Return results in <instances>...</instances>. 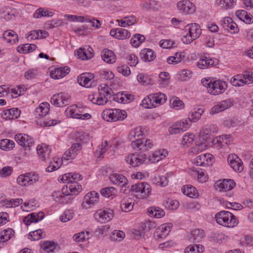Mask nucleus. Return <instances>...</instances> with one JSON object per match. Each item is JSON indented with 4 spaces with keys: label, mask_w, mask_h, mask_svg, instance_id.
Masks as SVG:
<instances>
[{
    "label": "nucleus",
    "mask_w": 253,
    "mask_h": 253,
    "mask_svg": "<svg viewBox=\"0 0 253 253\" xmlns=\"http://www.w3.org/2000/svg\"><path fill=\"white\" fill-rule=\"evenodd\" d=\"M216 127L214 125H206L200 130L199 133L200 143L197 144L191 148L189 153L192 155L197 154L207 149L208 146L207 141L210 138L211 133L216 131Z\"/></svg>",
    "instance_id": "obj_1"
},
{
    "label": "nucleus",
    "mask_w": 253,
    "mask_h": 253,
    "mask_svg": "<svg viewBox=\"0 0 253 253\" xmlns=\"http://www.w3.org/2000/svg\"><path fill=\"white\" fill-rule=\"evenodd\" d=\"M202 84L207 87L208 92L213 95L223 93L227 88L226 82L220 80L212 81L210 79H204L202 80Z\"/></svg>",
    "instance_id": "obj_2"
},
{
    "label": "nucleus",
    "mask_w": 253,
    "mask_h": 253,
    "mask_svg": "<svg viewBox=\"0 0 253 253\" xmlns=\"http://www.w3.org/2000/svg\"><path fill=\"white\" fill-rule=\"evenodd\" d=\"M216 222L222 226L227 227H234L238 224V221L235 216L227 211H221L215 215Z\"/></svg>",
    "instance_id": "obj_3"
},
{
    "label": "nucleus",
    "mask_w": 253,
    "mask_h": 253,
    "mask_svg": "<svg viewBox=\"0 0 253 253\" xmlns=\"http://www.w3.org/2000/svg\"><path fill=\"white\" fill-rule=\"evenodd\" d=\"M184 31L186 33L183 36L181 40L185 44L190 43L199 38L201 34L200 26L195 23L187 25L185 27Z\"/></svg>",
    "instance_id": "obj_4"
},
{
    "label": "nucleus",
    "mask_w": 253,
    "mask_h": 253,
    "mask_svg": "<svg viewBox=\"0 0 253 253\" xmlns=\"http://www.w3.org/2000/svg\"><path fill=\"white\" fill-rule=\"evenodd\" d=\"M101 115L103 119L107 122L122 121L126 117V111L118 109L104 110Z\"/></svg>",
    "instance_id": "obj_5"
},
{
    "label": "nucleus",
    "mask_w": 253,
    "mask_h": 253,
    "mask_svg": "<svg viewBox=\"0 0 253 253\" xmlns=\"http://www.w3.org/2000/svg\"><path fill=\"white\" fill-rule=\"evenodd\" d=\"M39 180V175L33 171L20 175L17 178V182L20 186H29L36 184Z\"/></svg>",
    "instance_id": "obj_6"
},
{
    "label": "nucleus",
    "mask_w": 253,
    "mask_h": 253,
    "mask_svg": "<svg viewBox=\"0 0 253 253\" xmlns=\"http://www.w3.org/2000/svg\"><path fill=\"white\" fill-rule=\"evenodd\" d=\"M99 95L96 97V104L103 105L107 103L110 97L112 89L106 84H102L98 87Z\"/></svg>",
    "instance_id": "obj_7"
},
{
    "label": "nucleus",
    "mask_w": 253,
    "mask_h": 253,
    "mask_svg": "<svg viewBox=\"0 0 253 253\" xmlns=\"http://www.w3.org/2000/svg\"><path fill=\"white\" fill-rule=\"evenodd\" d=\"M70 182H68L66 189L70 191L69 193L78 194L81 189V186L76 181L81 180V175L77 173L70 172Z\"/></svg>",
    "instance_id": "obj_8"
},
{
    "label": "nucleus",
    "mask_w": 253,
    "mask_h": 253,
    "mask_svg": "<svg viewBox=\"0 0 253 253\" xmlns=\"http://www.w3.org/2000/svg\"><path fill=\"white\" fill-rule=\"evenodd\" d=\"M146 159V155L141 153L130 154L125 158L126 162L133 167H138L142 164Z\"/></svg>",
    "instance_id": "obj_9"
},
{
    "label": "nucleus",
    "mask_w": 253,
    "mask_h": 253,
    "mask_svg": "<svg viewBox=\"0 0 253 253\" xmlns=\"http://www.w3.org/2000/svg\"><path fill=\"white\" fill-rule=\"evenodd\" d=\"M69 102V95L64 92L54 94L51 98V103L59 107H63L68 105Z\"/></svg>",
    "instance_id": "obj_10"
},
{
    "label": "nucleus",
    "mask_w": 253,
    "mask_h": 253,
    "mask_svg": "<svg viewBox=\"0 0 253 253\" xmlns=\"http://www.w3.org/2000/svg\"><path fill=\"white\" fill-rule=\"evenodd\" d=\"M177 7L184 14L193 13L196 10L195 5L189 0H180L177 3Z\"/></svg>",
    "instance_id": "obj_11"
},
{
    "label": "nucleus",
    "mask_w": 253,
    "mask_h": 253,
    "mask_svg": "<svg viewBox=\"0 0 253 253\" xmlns=\"http://www.w3.org/2000/svg\"><path fill=\"white\" fill-rule=\"evenodd\" d=\"M131 190L135 193H139L141 197L144 198L150 194L151 187L146 182H138L132 185Z\"/></svg>",
    "instance_id": "obj_12"
},
{
    "label": "nucleus",
    "mask_w": 253,
    "mask_h": 253,
    "mask_svg": "<svg viewBox=\"0 0 253 253\" xmlns=\"http://www.w3.org/2000/svg\"><path fill=\"white\" fill-rule=\"evenodd\" d=\"M79 110V108L76 105H73L66 108L65 113L67 116L76 119L88 120L91 118V116L88 113L84 114H79L80 111Z\"/></svg>",
    "instance_id": "obj_13"
},
{
    "label": "nucleus",
    "mask_w": 253,
    "mask_h": 253,
    "mask_svg": "<svg viewBox=\"0 0 253 253\" xmlns=\"http://www.w3.org/2000/svg\"><path fill=\"white\" fill-rule=\"evenodd\" d=\"M96 221L100 223L109 221L113 217V211L111 210H100L96 211L94 214Z\"/></svg>",
    "instance_id": "obj_14"
},
{
    "label": "nucleus",
    "mask_w": 253,
    "mask_h": 253,
    "mask_svg": "<svg viewBox=\"0 0 253 253\" xmlns=\"http://www.w3.org/2000/svg\"><path fill=\"white\" fill-rule=\"evenodd\" d=\"M236 185L233 180L230 179L218 180L215 183L216 189L220 192H226L232 189Z\"/></svg>",
    "instance_id": "obj_15"
},
{
    "label": "nucleus",
    "mask_w": 253,
    "mask_h": 253,
    "mask_svg": "<svg viewBox=\"0 0 253 253\" xmlns=\"http://www.w3.org/2000/svg\"><path fill=\"white\" fill-rule=\"evenodd\" d=\"M15 139L17 142L23 147L30 149L34 144L33 139L26 134L20 133L15 136Z\"/></svg>",
    "instance_id": "obj_16"
},
{
    "label": "nucleus",
    "mask_w": 253,
    "mask_h": 253,
    "mask_svg": "<svg viewBox=\"0 0 253 253\" xmlns=\"http://www.w3.org/2000/svg\"><path fill=\"white\" fill-rule=\"evenodd\" d=\"M228 161L230 167L236 172H241L244 169L241 160L237 155H229Z\"/></svg>",
    "instance_id": "obj_17"
},
{
    "label": "nucleus",
    "mask_w": 253,
    "mask_h": 253,
    "mask_svg": "<svg viewBox=\"0 0 253 253\" xmlns=\"http://www.w3.org/2000/svg\"><path fill=\"white\" fill-rule=\"evenodd\" d=\"M222 27L226 30L229 31L231 33H236L238 32L237 25L233 21V20L228 17L224 18L221 21Z\"/></svg>",
    "instance_id": "obj_18"
},
{
    "label": "nucleus",
    "mask_w": 253,
    "mask_h": 253,
    "mask_svg": "<svg viewBox=\"0 0 253 253\" xmlns=\"http://www.w3.org/2000/svg\"><path fill=\"white\" fill-rule=\"evenodd\" d=\"M143 132L140 126L133 128L128 135V139L131 141V146L133 147V142H138L137 139L143 138Z\"/></svg>",
    "instance_id": "obj_19"
},
{
    "label": "nucleus",
    "mask_w": 253,
    "mask_h": 253,
    "mask_svg": "<svg viewBox=\"0 0 253 253\" xmlns=\"http://www.w3.org/2000/svg\"><path fill=\"white\" fill-rule=\"evenodd\" d=\"M110 35L119 40H125L130 37V34L127 30L123 28L112 29L110 32Z\"/></svg>",
    "instance_id": "obj_20"
},
{
    "label": "nucleus",
    "mask_w": 253,
    "mask_h": 253,
    "mask_svg": "<svg viewBox=\"0 0 253 253\" xmlns=\"http://www.w3.org/2000/svg\"><path fill=\"white\" fill-rule=\"evenodd\" d=\"M44 214L43 212L40 211L38 213L33 212L28 215L24 217L23 222L27 225L32 222H37L43 218Z\"/></svg>",
    "instance_id": "obj_21"
},
{
    "label": "nucleus",
    "mask_w": 253,
    "mask_h": 253,
    "mask_svg": "<svg viewBox=\"0 0 253 253\" xmlns=\"http://www.w3.org/2000/svg\"><path fill=\"white\" fill-rule=\"evenodd\" d=\"M138 142H133V148L138 149L141 151H147L151 148L153 145L152 142L150 139H138Z\"/></svg>",
    "instance_id": "obj_22"
},
{
    "label": "nucleus",
    "mask_w": 253,
    "mask_h": 253,
    "mask_svg": "<svg viewBox=\"0 0 253 253\" xmlns=\"http://www.w3.org/2000/svg\"><path fill=\"white\" fill-rule=\"evenodd\" d=\"M49 104L47 102L41 103L34 112L35 117L40 118L45 116L49 111Z\"/></svg>",
    "instance_id": "obj_23"
},
{
    "label": "nucleus",
    "mask_w": 253,
    "mask_h": 253,
    "mask_svg": "<svg viewBox=\"0 0 253 253\" xmlns=\"http://www.w3.org/2000/svg\"><path fill=\"white\" fill-rule=\"evenodd\" d=\"M172 227L171 223H167L161 225L156 230L157 236L160 238H166L169 233Z\"/></svg>",
    "instance_id": "obj_24"
},
{
    "label": "nucleus",
    "mask_w": 253,
    "mask_h": 253,
    "mask_svg": "<svg viewBox=\"0 0 253 253\" xmlns=\"http://www.w3.org/2000/svg\"><path fill=\"white\" fill-rule=\"evenodd\" d=\"M92 49L88 47L87 49L85 48H80L77 51H75V55L82 60H86L91 58L93 56L92 52Z\"/></svg>",
    "instance_id": "obj_25"
},
{
    "label": "nucleus",
    "mask_w": 253,
    "mask_h": 253,
    "mask_svg": "<svg viewBox=\"0 0 253 253\" xmlns=\"http://www.w3.org/2000/svg\"><path fill=\"white\" fill-rule=\"evenodd\" d=\"M99 195L94 191L87 193L84 197L83 203L87 205H94L99 201Z\"/></svg>",
    "instance_id": "obj_26"
},
{
    "label": "nucleus",
    "mask_w": 253,
    "mask_h": 253,
    "mask_svg": "<svg viewBox=\"0 0 253 253\" xmlns=\"http://www.w3.org/2000/svg\"><path fill=\"white\" fill-rule=\"evenodd\" d=\"M150 97L152 99L153 103L155 105V107L164 104L167 100V96L161 92L150 94Z\"/></svg>",
    "instance_id": "obj_27"
},
{
    "label": "nucleus",
    "mask_w": 253,
    "mask_h": 253,
    "mask_svg": "<svg viewBox=\"0 0 253 253\" xmlns=\"http://www.w3.org/2000/svg\"><path fill=\"white\" fill-rule=\"evenodd\" d=\"M140 56L142 60L145 62H150L154 60L156 56L154 52L149 48H144L140 53Z\"/></svg>",
    "instance_id": "obj_28"
},
{
    "label": "nucleus",
    "mask_w": 253,
    "mask_h": 253,
    "mask_svg": "<svg viewBox=\"0 0 253 253\" xmlns=\"http://www.w3.org/2000/svg\"><path fill=\"white\" fill-rule=\"evenodd\" d=\"M147 213L149 216L160 218L165 215V212L159 207H150L147 209Z\"/></svg>",
    "instance_id": "obj_29"
},
{
    "label": "nucleus",
    "mask_w": 253,
    "mask_h": 253,
    "mask_svg": "<svg viewBox=\"0 0 253 253\" xmlns=\"http://www.w3.org/2000/svg\"><path fill=\"white\" fill-rule=\"evenodd\" d=\"M110 181L115 185H125L127 179L123 174L118 173H112L109 176Z\"/></svg>",
    "instance_id": "obj_30"
},
{
    "label": "nucleus",
    "mask_w": 253,
    "mask_h": 253,
    "mask_svg": "<svg viewBox=\"0 0 253 253\" xmlns=\"http://www.w3.org/2000/svg\"><path fill=\"white\" fill-rule=\"evenodd\" d=\"M138 226L140 228V230H142L144 233L152 229H155L156 227L157 224L154 221L149 220H144L139 223Z\"/></svg>",
    "instance_id": "obj_31"
},
{
    "label": "nucleus",
    "mask_w": 253,
    "mask_h": 253,
    "mask_svg": "<svg viewBox=\"0 0 253 253\" xmlns=\"http://www.w3.org/2000/svg\"><path fill=\"white\" fill-rule=\"evenodd\" d=\"M20 114V111L17 108H12L6 110L2 115V117L6 120H14L18 118Z\"/></svg>",
    "instance_id": "obj_32"
},
{
    "label": "nucleus",
    "mask_w": 253,
    "mask_h": 253,
    "mask_svg": "<svg viewBox=\"0 0 253 253\" xmlns=\"http://www.w3.org/2000/svg\"><path fill=\"white\" fill-rule=\"evenodd\" d=\"M167 155L168 152L166 150H158L155 151L150 157V160L152 163H157L165 158Z\"/></svg>",
    "instance_id": "obj_33"
},
{
    "label": "nucleus",
    "mask_w": 253,
    "mask_h": 253,
    "mask_svg": "<svg viewBox=\"0 0 253 253\" xmlns=\"http://www.w3.org/2000/svg\"><path fill=\"white\" fill-rule=\"evenodd\" d=\"M204 232L202 229H196L191 232L189 240L193 243L199 242L204 237Z\"/></svg>",
    "instance_id": "obj_34"
},
{
    "label": "nucleus",
    "mask_w": 253,
    "mask_h": 253,
    "mask_svg": "<svg viewBox=\"0 0 253 253\" xmlns=\"http://www.w3.org/2000/svg\"><path fill=\"white\" fill-rule=\"evenodd\" d=\"M2 37L8 43H15L18 41V36L17 34L12 30L4 31Z\"/></svg>",
    "instance_id": "obj_35"
},
{
    "label": "nucleus",
    "mask_w": 253,
    "mask_h": 253,
    "mask_svg": "<svg viewBox=\"0 0 253 253\" xmlns=\"http://www.w3.org/2000/svg\"><path fill=\"white\" fill-rule=\"evenodd\" d=\"M101 56L102 59L107 63L112 64L116 61V56L111 50H103Z\"/></svg>",
    "instance_id": "obj_36"
},
{
    "label": "nucleus",
    "mask_w": 253,
    "mask_h": 253,
    "mask_svg": "<svg viewBox=\"0 0 253 253\" xmlns=\"http://www.w3.org/2000/svg\"><path fill=\"white\" fill-rule=\"evenodd\" d=\"M236 14L240 20L247 24H250L253 22L252 16L245 10H238Z\"/></svg>",
    "instance_id": "obj_37"
},
{
    "label": "nucleus",
    "mask_w": 253,
    "mask_h": 253,
    "mask_svg": "<svg viewBox=\"0 0 253 253\" xmlns=\"http://www.w3.org/2000/svg\"><path fill=\"white\" fill-rule=\"evenodd\" d=\"M183 193L190 198H196L198 196L197 189L189 185L184 186L181 189Z\"/></svg>",
    "instance_id": "obj_38"
},
{
    "label": "nucleus",
    "mask_w": 253,
    "mask_h": 253,
    "mask_svg": "<svg viewBox=\"0 0 253 253\" xmlns=\"http://www.w3.org/2000/svg\"><path fill=\"white\" fill-rule=\"evenodd\" d=\"M37 153L41 159L44 161L49 157L50 151L45 144L38 146L37 148Z\"/></svg>",
    "instance_id": "obj_39"
},
{
    "label": "nucleus",
    "mask_w": 253,
    "mask_h": 253,
    "mask_svg": "<svg viewBox=\"0 0 253 253\" xmlns=\"http://www.w3.org/2000/svg\"><path fill=\"white\" fill-rule=\"evenodd\" d=\"M37 46L35 44H25L22 46H18L17 47V50L19 53H28L36 50Z\"/></svg>",
    "instance_id": "obj_40"
},
{
    "label": "nucleus",
    "mask_w": 253,
    "mask_h": 253,
    "mask_svg": "<svg viewBox=\"0 0 253 253\" xmlns=\"http://www.w3.org/2000/svg\"><path fill=\"white\" fill-rule=\"evenodd\" d=\"M142 7L147 10L157 11L161 8L160 3L155 0H150L144 2L142 4Z\"/></svg>",
    "instance_id": "obj_41"
},
{
    "label": "nucleus",
    "mask_w": 253,
    "mask_h": 253,
    "mask_svg": "<svg viewBox=\"0 0 253 253\" xmlns=\"http://www.w3.org/2000/svg\"><path fill=\"white\" fill-rule=\"evenodd\" d=\"M65 190L64 188L62 189V192L63 195H61L57 197L58 201L62 204H70L69 201L71 200L70 195H76L77 194L69 193L70 191L68 189H66Z\"/></svg>",
    "instance_id": "obj_42"
},
{
    "label": "nucleus",
    "mask_w": 253,
    "mask_h": 253,
    "mask_svg": "<svg viewBox=\"0 0 253 253\" xmlns=\"http://www.w3.org/2000/svg\"><path fill=\"white\" fill-rule=\"evenodd\" d=\"M91 234L89 231H82L78 234H75L73 239L76 242H84L87 240L91 237Z\"/></svg>",
    "instance_id": "obj_43"
},
{
    "label": "nucleus",
    "mask_w": 253,
    "mask_h": 253,
    "mask_svg": "<svg viewBox=\"0 0 253 253\" xmlns=\"http://www.w3.org/2000/svg\"><path fill=\"white\" fill-rule=\"evenodd\" d=\"M14 234V231L11 228L3 230L0 234V243L8 241Z\"/></svg>",
    "instance_id": "obj_44"
},
{
    "label": "nucleus",
    "mask_w": 253,
    "mask_h": 253,
    "mask_svg": "<svg viewBox=\"0 0 253 253\" xmlns=\"http://www.w3.org/2000/svg\"><path fill=\"white\" fill-rule=\"evenodd\" d=\"M204 251V247L201 245H191L187 246L184 253H202Z\"/></svg>",
    "instance_id": "obj_45"
},
{
    "label": "nucleus",
    "mask_w": 253,
    "mask_h": 253,
    "mask_svg": "<svg viewBox=\"0 0 253 253\" xmlns=\"http://www.w3.org/2000/svg\"><path fill=\"white\" fill-rule=\"evenodd\" d=\"M204 112V110L203 108H200L197 110L194 109L191 112L188 119L194 122H196L200 119L201 115Z\"/></svg>",
    "instance_id": "obj_46"
},
{
    "label": "nucleus",
    "mask_w": 253,
    "mask_h": 253,
    "mask_svg": "<svg viewBox=\"0 0 253 253\" xmlns=\"http://www.w3.org/2000/svg\"><path fill=\"white\" fill-rule=\"evenodd\" d=\"M145 40V37L140 34H135L132 36L130 40V43L133 47H138Z\"/></svg>",
    "instance_id": "obj_47"
},
{
    "label": "nucleus",
    "mask_w": 253,
    "mask_h": 253,
    "mask_svg": "<svg viewBox=\"0 0 253 253\" xmlns=\"http://www.w3.org/2000/svg\"><path fill=\"white\" fill-rule=\"evenodd\" d=\"M29 238L32 240H39L45 236V233L41 229H38L29 233Z\"/></svg>",
    "instance_id": "obj_48"
},
{
    "label": "nucleus",
    "mask_w": 253,
    "mask_h": 253,
    "mask_svg": "<svg viewBox=\"0 0 253 253\" xmlns=\"http://www.w3.org/2000/svg\"><path fill=\"white\" fill-rule=\"evenodd\" d=\"M138 82L143 85H148L153 84V80L147 75L139 74L137 75Z\"/></svg>",
    "instance_id": "obj_49"
},
{
    "label": "nucleus",
    "mask_w": 253,
    "mask_h": 253,
    "mask_svg": "<svg viewBox=\"0 0 253 253\" xmlns=\"http://www.w3.org/2000/svg\"><path fill=\"white\" fill-rule=\"evenodd\" d=\"M14 142L8 139L0 140V148L3 150H9L14 147Z\"/></svg>",
    "instance_id": "obj_50"
},
{
    "label": "nucleus",
    "mask_w": 253,
    "mask_h": 253,
    "mask_svg": "<svg viewBox=\"0 0 253 253\" xmlns=\"http://www.w3.org/2000/svg\"><path fill=\"white\" fill-rule=\"evenodd\" d=\"M244 77L242 75H237L232 77L230 80L231 84L235 86H241L245 84L243 81Z\"/></svg>",
    "instance_id": "obj_51"
},
{
    "label": "nucleus",
    "mask_w": 253,
    "mask_h": 253,
    "mask_svg": "<svg viewBox=\"0 0 253 253\" xmlns=\"http://www.w3.org/2000/svg\"><path fill=\"white\" fill-rule=\"evenodd\" d=\"M117 191L114 187H109L102 189L100 193L102 196L105 198H109L110 196L115 195Z\"/></svg>",
    "instance_id": "obj_52"
},
{
    "label": "nucleus",
    "mask_w": 253,
    "mask_h": 253,
    "mask_svg": "<svg viewBox=\"0 0 253 253\" xmlns=\"http://www.w3.org/2000/svg\"><path fill=\"white\" fill-rule=\"evenodd\" d=\"M78 83L80 85L83 86H85L86 87H89L91 85L92 81H90L88 77H87V76L84 75V74H82L80 77H79L78 78Z\"/></svg>",
    "instance_id": "obj_53"
},
{
    "label": "nucleus",
    "mask_w": 253,
    "mask_h": 253,
    "mask_svg": "<svg viewBox=\"0 0 253 253\" xmlns=\"http://www.w3.org/2000/svg\"><path fill=\"white\" fill-rule=\"evenodd\" d=\"M216 4L221 7L227 9L236 3V0H216Z\"/></svg>",
    "instance_id": "obj_54"
},
{
    "label": "nucleus",
    "mask_w": 253,
    "mask_h": 253,
    "mask_svg": "<svg viewBox=\"0 0 253 253\" xmlns=\"http://www.w3.org/2000/svg\"><path fill=\"white\" fill-rule=\"evenodd\" d=\"M53 13L48 10H45L44 9L40 8L37 9L34 14V17L36 18H39L43 16H52Z\"/></svg>",
    "instance_id": "obj_55"
},
{
    "label": "nucleus",
    "mask_w": 253,
    "mask_h": 253,
    "mask_svg": "<svg viewBox=\"0 0 253 253\" xmlns=\"http://www.w3.org/2000/svg\"><path fill=\"white\" fill-rule=\"evenodd\" d=\"M125 237V233L121 230H114L110 236L112 241H122Z\"/></svg>",
    "instance_id": "obj_56"
},
{
    "label": "nucleus",
    "mask_w": 253,
    "mask_h": 253,
    "mask_svg": "<svg viewBox=\"0 0 253 253\" xmlns=\"http://www.w3.org/2000/svg\"><path fill=\"white\" fill-rule=\"evenodd\" d=\"M214 241L218 243L225 242L229 239V237L222 233H215L213 236Z\"/></svg>",
    "instance_id": "obj_57"
},
{
    "label": "nucleus",
    "mask_w": 253,
    "mask_h": 253,
    "mask_svg": "<svg viewBox=\"0 0 253 253\" xmlns=\"http://www.w3.org/2000/svg\"><path fill=\"white\" fill-rule=\"evenodd\" d=\"M187 126H183V127L180 126L178 123L175 124V126L170 127L169 128V131L170 134H177L180 132H183L187 130Z\"/></svg>",
    "instance_id": "obj_58"
},
{
    "label": "nucleus",
    "mask_w": 253,
    "mask_h": 253,
    "mask_svg": "<svg viewBox=\"0 0 253 253\" xmlns=\"http://www.w3.org/2000/svg\"><path fill=\"white\" fill-rule=\"evenodd\" d=\"M100 77L105 80H111L114 78L113 73L109 70H103L99 72Z\"/></svg>",
    "instance_id": "obj_59"
},
{
    "label": "nucleus",
    "mask_w": 253,
    "mask_h": 253,
    "mask_svg": "<svg viewBox=\"0 0 253 253\" xmlns=\"http://www.w3.org/2000/svg\"><path fill=\"white\" fill-rule=\"evenodd\" d=\"M2 202L6 206H20L23 203L22 199H6Z\"/></svg>",
    "instance_id": "obj_60"
},
{
    "label": "nucleus",
    "mask_w": 253,
    "mask_h": 253,
    "mask_svg": "<svg viewBox=\"0 0 253 253\" xmlns=\"http://www.w3.org/2000/svg\"><path fill=\"white\" fill-rule=\"evenodd\" d=\"M195 135L193 133L185 134L182 139L181 144L183 145L191 144L193 143Z\"/></svg>",
    "instance_id": "obj_61"
},
{
    "label": "nucleus",
    "mask_w": 253,
    "mask_h": 253,
    "mask_svg": "<svg viewBox=\"0 0 253 253\" xmlns=\"http://www.w3.org/2000/svg\"><path fill=\"white\" fill-rule=\"evenodd\" d=\"M61 166V162L59 159L56 161L54 160L53 162L50 163V165L46 169V171L47 172H52L58 169Z\"/></svg>",
    "instance_id": "obj_62"
},
{
    "label": "nucleus",
    "mask_w": 253,
    "mask_h": 253,
    "mask_svg": "<svg viewBox=\"0 0 253 253\" xmlns=\"http://www.w3.org/2000/svg\"><path fill=\"white\" fill-rule=\"evenodd\" d=\"M64 68H57L54 71H52L50 73V76L52 78L54 79H59L65 76V75L63 72Z\"/></svg>",
    "instance_id": "obj_63"
},
{
    "label": "nucleus",
    "mask_w": 253,
    "mask_h": 253,
    "mask_svg": "<svg viewBox=\"0 0 253 253\" xmlns=\"http://www.w3.org/2000/svg\"><path fill=\"white\" fill-rule=\"evenodd\" d=\"M73 216V212L70 210H66L60 216V219L61 221L65 222L68 220H71Z\"/></svg>",
    "instance_id": "obj_64"
}]
</instances>
